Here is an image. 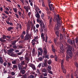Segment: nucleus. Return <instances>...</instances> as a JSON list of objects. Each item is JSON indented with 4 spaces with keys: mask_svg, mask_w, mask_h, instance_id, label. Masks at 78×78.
Masks as SVG:
<instances>
[{
    "mask_svg": "<svg viewBox=\"0 0 78 78\" xmlns=\"http://www.w3.org/2000/svg\"><path fill=\"white\" fill-rule=\"evenodd\" d=\"M72 47L70 46H68V48L67 51V55H66V60L67 61H69V59H72V56H73V53L72 52Z\"/></svg>",
    "mask_w": 78,
    "mask_h": 78,
    "instance_id": "1",
    "label": "nucleus"
},
{
    "mask_svg": "<svg viewBox=\"0 0 78 78\" xmlns=\"http://www.w3.org/2000/svg\"><path fill=\"white\" fill-rule=\"evenodd\" d=\"M39 24L41 27V28L39 29V31L41 33H42L44 31V30H45V25L44 23L43 22L40 20L39 21Z\"/></svg>",
    "mask_w": 78,
    "mask_h": 78,
    "instance_id": "2",
    "label": "nucleus"
},
{
    "mask_svg": "<svg viewBox=\"0 0 78 78\" xmlns=\"http://www.w3.org/2000/svg\"><path fill=\"white\" fill-rule=\"evenodd\" d=\"M26 35L24 37L23 39L24 41H27L29 40L30 39L31 37V34H29V30H26Z\"/></svg>",
    "mask_w": 78,
    "mask_h": 78,
    "instance_id": "3",
    "label": "nucleus"
},
{
    "mask_svg": "<svg viewBox=\"0 0 78 78\" xmlns=\"http://www.w3.org/2000/svg\"><path fill=\"white\" fill-rule=\"evenodd\" d=\"M26 53L24 58L27 61V64H28L29 61H30V56L31 55V53L30 52V54H29V51H26Z\"/></svg>",
    "mask_w": 78,
    "mask_h": 78,
    "instance_id": "4",
    "label": "nucleus"
},
{
    "mask_svg": "<svg viewBox=\"0 0 78 78\" xmlns=\"http://www.w3.org/2000/svg\"><path fill=\"white\" fill-rule=\"evenodd\" d=\"M16 42H17V40H14V41H12L11 42V44H9V47L10 48H13L14 49H17V47L16 46Z\"/></svg>",
    "mask_w": 78,
    "mask_h": 78,
    "instance_id": "5",
    "label": "nucleus"
},
{
    "mask_svg": "<svg viewBox=\"0 0 78 78\" xmlns=\"http://www.w3.org/2000/svg\"><path fill=\"white\" fill-rule=\"evenodd\" d=\"M47 1L50 11H52L53 12H54L55 8H53V4H50V3H51V0H47Z\"/></svg>",
    "mask_w": 78,
    "mask_h": 78,
    "instance_id": "6",
    "label": "nucleus"
},
{
    "mask_svg": "<svg viewBox=\"0 0 78 78\" xmlns=\"http://www.w3.org/2000/svg\"><path fill=\"white\" fill-rule=\"evenodd\" d=\"M58 20H57V24H56L55 26V28H54V30H59V27H60V25L62 22H58Z\"/></svg>",
    "mask_w": 78,
    "mask_h": 78,
    "instance_id": "7",
    "label": "nucleus"
},
{
    "mask_svg": "<svg viewBox=\"0 0 78 78\" xmlns=\"http://www.w3.org/2000/svg\"><path fill=\"white\" fill-rule=\"evenodd\" d=\"M6 38V36L4 34L2 35V38L1 37L0 38V41L1 42H3V43H5V42H6V41L5 39Z\"/></svg>",
    "mask_w": 78,
    "mask_h": 78,
    "instance_id": "8",
    "label": "nucleus"
},
{
    "mask_svg": "<svg viewBox=\"0 0 78 78\" xmlns=\"http://www.w3.org/2000/svg\"><path fill=\"white\" fill-rule=\"evenodd\" d=\"M14 51V49L13 48L10 49H9L8 50H7V53H8V55H10L11 54L12 52H13V51Z\"/></svg>",
    "mask_w": 78,
    "mask_h": 78,
    "instance_id": "9",
    "label": "nucleus"
},
{
    "mask_svg": "<svg viewBox=\"0 0 78 78\" xmlns=\"http://www.w3.org/2000/svg\"><path fill=\"white\" fill-rule=\"evenodd\" d=\"M25 71L24 69H22L21 71H20V74L19 75L20 76H22V75L25 73Z\"/></svg>",
    "mask_w": 78,
    "mask_h": 78,
    "instance_id": "10",
    "label": "nucleus"
},
{
    "mask_svg": "<svg viewBox=\"0 0 78 78\" xmlns=\"http://www.w3.org/2000/svg\"><path fill=\"white\" fill-rule=\"evenodd\" d=\"M32 53L33 56H35L36 55V50H35V48L33 49Z\"/></svg>",
    "mask_w": 78,
    "mask_h": 78,
    "instance_id": "11",
    "label": "nucleus"
},
{
    "mask_svg": "<svg viewBox=\"0 0 78 78\" xmlns=\"http://www.w3.org/2000/svg\"><path fill=\"white\" fill-rule=\"evenodd\" d=\"M57 16L58 18H56L57 22L58 20V22H61V17H59V16L58 14Z\"/></svg>",
    "mask_w": 78,
    "mask_h": 78,
    "instance_id": "12",
    "label": "nucleus"
},
{
    "mask_svg": "<svg viewBox=\"0 0 78 78\" xmlns=\"http://www.w3.org/2000/svg\"><path fill=\"white\" fill-rule=\"evenodd\" d=\"M6 29L7 31H11V30H13V29H14V27L10 26L8 28H7Z\"/></svg>",
    "mask_w": 78,
    "mask_h": 78,
    "instance_id": "13",
    "label": "nucleus"
},
{
    "mask_svg": "<svg viewBox=\"0 0 78 78\" xmlns=\"http://www.w3.org/2000/svg\"><path fill=\"white\" fill-rule=\"evenodd\" d=\"M35 16L37 18V19H39V18H40V15L38 12H37V13L35 15Z\"/></svg>",
    "mask_w": 78,
    "mask_h": 78,
    "instance_id": "14",
    "label": "nucleus"
},
{
    "mask_svg": "<svg viewBox=\"0 0 78 78\" xmlns=\"http://www.w3.org/2000/svg\"><path fill=\"white\" fill-rule=\"evenodd\" d=\"M31 28H32V30H33L34 33H36V27H35V26H34L33 25H32V26H31Z\"/></svg>",
    "mask_w": 78,
    "mask_h": 78,
    "instance_id": "15",
    "label": "nucleus"
},
{
    "mask_svg": "<svg viewBox=\"0 0 78 78\" xmlns=\"http://www.w3.org/2000/svg\"><path fill=\"white\" fill-rule=\"evenodd\" d=\"M4 62L3 61V58L1 57H0V63L1 64H3V63Z\"/></svg>",
    "mask_w": 78,
    "mask_h": 78,
    "instance_id": "16",
    "label": "nucleus"
},
{
    "mask_svg": "<svg viewBox=\"0 0 78 78\" xmlns=\"http://www.w3.org/2000/svg\"><path fill=\"white\" fill-rule=\"evenodd\" d=\"M67 42L68 43L71 44V45H73V43L72 42V40H70V39H68Z\"/></svg>",
    "mask_w": 78,
    "mask_h": 78,
    "instance_id": "17",
    "label": "nucleus"
},
{
    "mask_svg": "<svg viewBox=\"0 0 78 78\" xmlns=\"http://www.w3.org/2000/svg\"><path fill=\"white\" fill-rule=\"evenodd\" d=\"M41 70L42 72H44V73H47V70L45 68H42Z\"/></svg>",
    "mask_w": 78,
    "mask_h": 78,
    "instance_id": "18",
    "label": "nucleus"
},
{
    "mask_svg": "<svg viewBox=\"0 0 78 78\" xmlns=\"http://www.w3.org/2000/svg\"><path fill=\"white\" fill-rule=\"evenodd\" d=\"M41 67H46V66H47V64L46 63H41Z\"/></svg>",
    "mask_w": 78,
    "mask_h": 78,
    "instance_id": "19",
    "label": "nucleus"
},
{
    "mask_svg": "<svg viewBox=\"0 0 78 78\" xmlns=\"http://www.w3.org/2000/svg\"><path fill=\"white\" fill-rule=\"evenodd\" d=\"M18 66L19 69L20 70L22 69V65H21V64H19L18 65Z\"/></svg>",
    "mask_w": 78,
    "mask_h": 78,
    "instance_id": "20",
    "label": "nucleus"
},
{
    "mask_svg": "<svg viewBox=\"0 0 78 78\" xmlns=\"http://www.w3.org/2000/svg\"><path fill=\"white\" fill-rule=\"evenodd\" d=\"M47 54V50L46 49H45L44 50V52L43 53V55H46Z\"/></svg>",
    "mask_w": 78,
    "mask_h": 78,
    "instance_id": "21",
    "label": "nucleus"
},
{
    "mask_svg": "<svg viewBox=\"0 0 78 78\" xmlns=\"http://www.w3.org/2000/svg\"><path fill=\"white\" fill-rule=\"evenodd\" d=\"M42 59H43L41 57H39L38 59V60H37V62H39V61H42Z\"/></svg>",
    "mask_w": 78,
    "mask_h": 78,
    "instance_id": "22",
    "label": "nucleus"
},
{
    "mask_svg": "<svg viewBox=\"0 0 78 78\" xmlns=\"http://www.w3.org/2000/svg\"><path fill=\"white\" fill-rule=\"evenodd\" d=\"M11 66H12L11 65V63L9 62H8L7 63V66L8 67H10V68H11Z\"/></svg>",
    "mask_w": 78,
    "mask_h": 78,
    "instance_id": "23",
    "label": "nucleus"
},
{
    "mask_svg": "<svg viewBox=\"0 0 78 78\" xmlns=\"http://www.w3.org/2000/svg\"><path fill=\"white\" fill-rule=\"evenodd\" d=\"M52 18H51L49 20V25H52V23H51L52 22Z\"/></svg>",
    "mask_w": 78,
    "mask_h": 78,
    "instance_id": "24",
    "label": "nucleus"
},
{
    "mask_svg": "<svg viewBox=\"0 0 78 78\" xmlns=\"http://www.w3.org/2000/svg\"><path fill=\"white\" fill-rule=\"evenodd\" d=\"M14 69H17V66L16 65H14L13 66V67H12V70H14Z\"/></svg>",
    "mask_w": 78,
    "mask_h": 78,
    "instance_id": "25",
    "label": "nucleus"
},
{
    "mask_svg": "<svg viewBox=\"0 0 78 78\" xmlns=\"http://www.w3.org/2000/svg\"><path fill=\"white\" fill-rule=\"evenodd\" d=\"M52 62L51 61V59H50L48 60V64H49V65H50L51 64H52Z\"/></svg>",
    "mask_w": 78,
    "mask_h": 78,
    "instance_id": "26",
    "label": "nucleus"
},
{
    "mask_svg": "<svg viewBox=\"0 0 78 78\" xmlns=\"http://www.w3.org/2000/svg\"><path fill=\"white\" fill-rule=\"evenodd\" d=\"M30 67H32L34 70H36V67H35V66H33V65H30Z\"/></svg>",
    "mask_w": 78,
    "mask_h": 78,
    "instance_id": "27",
    "label": "nucleus"
},
{
    "mask_svg": "<svg viewBox=\"0 0 78 78\" xmlns=\"http://www.w3.org/2000/svg\"><path fill=\"white\" fill-rule=\"evenodd\" d=\"M26 62V61L25 60H24V61L21 62V65H25Z\"/></svg>",
    "mask_w": 78,
    "mask_h": 78,
    "instance_id": "28",
    "label": "nucleus"
},
{
    "mask_svg": "<svg viewBox=\"0 0 78 78\" xmlns=\"http://www.w3.org/2000/svg\"><path fill=\"white\" fill-rule=\"evenodd\" d=\"M11 56H12L13 57H14V56H16V54L13 53V52L11 53L10 55Z\"/></svg>",
    "mask_w": 78,
    "mask_h": 78,
    "instance_id": "29",
    "label": "nucleus"
},
{
    "mask_svg": "<svg viewBox=\"0 0 78 78\" xmlns=\"http://www.w3.org/2000/svg\"><path fill=\"white\" fill-rule=\"evenodd\" d=\"M60 48L61 50H63L64 49V47H63V44H61V46L60 47Z\"/></svg>",
    "mask_w": 78,
    "mask_h": 78,
    "instance_id": "30",
    "label": "nucleus"
},
{
    "mask_svg": "<svg viewBox=\"0 0 78 78\" xmlns=\"http://www.w3.org/2000/svg\"><path fill=\"white\" fill-rule=\"evenodd\" d=\"M59 32L58 31H57L55 32V34L57 36V37H59Z\"/></svg>",
    "mask_w": 78,
    "mask_h": 78,
    "instance_id": "31",
    "label": "nucleus"
},
{
    "mask_svg": "<svg viewBox=\"0 0 78 78\" xmlns=\"http://www.w3.org/2000/svg\"><path fill=\"white\" fill-rule=\"evenodd\" d=\"M55 59L56 61H58V57L56 55H55Z\"/></svg>",
    "mask_w": 78,
    "mask_h": 78,
    "instance_id": "32",
    "label": "nucleus"
},
{
    "mask_svg": "<svg viewBox=\"0 0 78 78\" xmlns=\"http://www.w3.org/2000/svg\"><path fill=\"white\" fill-rule=\"evenodd\" d=\"M54 43L55 44H57V38H54Z\"/></svg>",
    "mask_w": 78,
    "mask_h": 78,
    "instance_id": "33",
    "label": "nucleus"
},
{
    "mask_svg": "<svg viewBox=\"0 0 78 78\" xmlns=\"http://www.w3.org/2000/svg\"><path fill=\"white\" fill-rule=\"evenodd\" d=\"M47 68L48 70H51V66L50 65L48 66Z\"/></svg>",
    "mask_w": 78,
    "mask_h": 78,
    "instance_id": "34",
    "label": "nucleus"
},
{
    "mask_svg": "<svg viewBox=\"0 0 78 78\" xmlns=\"http://www.w3.org/2000/svg\"><path fill=\"white\" fill-rule=\"evenodd\" d=\"M60 39H63V36H62V34H60Z\"/></svg>",
    "mask_w": 78,
    "mask_h": 78,
    "instance_id": "35",
    "label": "nucleus"
},
{
    "mask_svg": "<svg viewBox=\"0 0 78 78\" xmlns=\"http://www.w3.org/2000/svg\"><path fill=\"white\" fill-rule=\"evenodd\" d=\"M13 9L14 11L15 12V13H16V12H17V9L16 8H13Z\"/></svg>",
    "mask_w": 78,
    "mask_h": 78,
    "instance_id": "36",
    "label": "nucleus"
},
{
    "mask_svg": "<svg viewBox=\"0 0 78 78\" xmlns=\"http://www.w3.org/2000/svg\"><path fill=\"white\" fill-rule=\"evenodd\" d=\"M41 38H43V37H44V34L43 33H42L41 34Z\"/></svg>",
    "mask_w": 78,
    "mask_h": 78,
    "instance_id": "37",
    "label": "nucleus"
},
{
    "mask_svg": "<svg viewBox=\"0 0 78 78\" xmlns=\"http://www.w3.org/2000/svg\"><path fill=\"white\" fill-rule=\"evenodd\" d=\"M44 13H42L41 16V17L42 19H44Z\"/></svg>",
    "mask_w": 78,
    "mask_h": 78,
    "instance_id": "38",
    "label": "nucleus"
},
{
    "mask_svg": "<svg viewBox=\"0 0 78 78\" xmlns=\"http://www.w3.org/2000/svg\"><path fill=\"white\" fill-rule=\"evenodd\" d=\"M75 65L76 67L78 68V63H77V62H75Z\"/></svg>",
    "mask_w": 78,
    "mask_h": 78,
    "instance_id": "39",
    "label": "nucleus"
},
{
    "mask_svg": "<svg viewBox=\"0 0 78 78\" xmlns=\"http://www.w3.org/2000/svg\"><path fill=\"white\" fill-rule=\"evenodd\" d=\"M20 37L21 38V39H24V35L23 34H21V35Z\"/></svg>",
    "mask_w": 78,
    "mask_h": 78,
    "instance_id": "40",
    "label": "nucleus"
},
{
    "mask_svg": "<svg viewBox=\"0 0 78 78\" xmlns=\"http://www.w3.org/2000/svg\"><path fill=\"white\" fill-rule=\"evenodd\" d=\"M64 60H62L61 62V65H64Z\"/></svg>",
    "mask_w": 78,
    "mask_h": 78,
    "instance_id": "41",
    "label": "nucleus"
},
{
    "mask_svg": "<svg viewBox=\"0 0 78 78\" xmlns=\"http://www.w3.org/2000/svg\"><path fill=\"white\" fill-rule=\"evenodd\" d=\"M27 65H26L25 66V67H23V68H22V69L23 70V69H24V70H26V69H27Z\"/></svg>",
    "mask_w": 78,
    "mask_h": 78,
    "instance_id": "42",
    "label": "nucleus"
},
{
    "mask_svg": "<svg viewBox=\"0 0 78 78\" xmlns=\"http://www.w3.org/2000/svg\"><path fill=\"white\" fill-rule=\"evenodd\" d=\"M62 70V71L63 73H66V70L65 69H63Z\"/></svg>",
    "mask_w": 78,
    "mask_h": 78,
    "instance_id": "43",
    "label": "nucleus"
},
{
    "mask_svg": "<svg viewBox=\"0 0 78 78\" xmlns=\"http://www.w3.org/2000/svg\"><path fill=\"white\" fill-rule=\"evenodd\" d=\"M45 38V42L46 43H47V40H48V37H47V36H46Z\"/></svg>",
    "mask_w": 78,
    "mask_h": 78,
    "instance_id": "44",
    "label": "nucleus"
},
{
    "mask_svg": "<svg viewBox=\"0 0 78 78\" xmlns=\"http://www.w3.org/2000/svg\"><path fill=\"white\" fill-rule=\"evenodd\" d=\"M61 69L63 70V69H65L64 68V65H61Z\"/></svg>",
    "mask_w": 78,
    "mask_h": 78,
    "instance_id": "45",
    "label": "nucleus"
},
{
    "mask_svg": "<svg viewBox=\"0 0 78 78\" xmlns=\"http://www.w3.org/2000/svg\"><path fill=\"white\" fill-rule=\"evenodd\" d=\"M4 12L6 14H7V15H8L9 14V12H8V11H4Z\"/></svg>",
    "mask_w": 78,
    "mask_h": 78,
    "instance_id": "46",
    "label": "nucleus"
},
{
    "mask_svg": "<svg viewBox=\"0 0 78 78\" xmlns=\"http://www.w3.org/2000/svg\"><path fill=\"white\" fill-rule=\"evenodd\" d=\"M11 36H6V38H8V39H11Z\"/></svg>",
    "mask_w": 78,
    "mask_h": 78,
    "instance_id": "47",
    "label": "nucleus"
},
{
    "mask_svg": "<svg viewBox=\"0 0 78 78\" xmlns=\"http://www.w3.org/2000/svg\"><path fill=\"white\" fill-rule=\"evenodd\" d=\"M12 64H16V60H14L12 62Z\"/></svg>",
    "mask_w": 78,
    "mask_h": 78,
    "instance_id": "48",
    "label": "nucleus"
},
{
    "mask_svg": "<svg viewBox=\"0 0 78 78\" xmlns=\"http://www.w3.org/2000/svg\"><path fill=\"white\" fill-rule=\"evenodd\" d=\"M30 78H34V76L33 75H30Z\"/></svg>",
    "mask_w": 78,
    "mask_h": 78,
    "instance_id": "49",
    "label": "nucleus"
},
{
    "mask_svg": "<svg viewBox=\"0 0 78 78\" xmlns=\"http://www.w3.org/2000/svg\"><path fill=\"white\" fill-rule=\"evenodd\" d=\"M41 65H42V63H40L37 66L38 67H40L41 66Z\"/></svg>",
    "mask_w": 78,
    "mask_h": 78,
    "instance_id": "50",
    "label": "nucleus"
},
{
    "mask_svg": "<svg viewBox=\"0 0 78 78\" xmlns=\"http://www.w3.org/2000/svg\"><path fill=\"white\" fill-rule=\"evenodd\" d=\"M22 34L23 35H25V34H26V32L25 31H23L22 32Z\"/></svg>",
    "mask_w": 78,
    "mask_h": 78,
    "instance_id": "51",
    "label": "nucleus"
},
{
    "mask_svg": "<svg viewBox=\"0 0 78 78\" xmlns=\"http://www.w3.org/2000/svg\"><path fill=\"white\" fill-rule=\"evenodd\" d=\"M37 73H40V71H39V69H37V71H36Z\"/></svg>",
    "mask_w": 78,
    "mask_h": 78,
    "instance_id": "52",
    "label": "nucleus"
},
{
    "mask_svg": "<svg viewBox=\"0 0 78 78\" xmlns=\"http://www.w3.org/2000/svg\"><path fill=\"white\" fill-rule=\"evenodd\" d=\"M39 25L38 24H36V28H38L39 27Z\"/></svg>",
    "mask_w": 78,
    "mask_h": 78,
    "instance_id": "53",
    "label": "nucleus"
},
{
    "mask_svg": "<svg viewBox=\"0 0 78 78\" xmlns=\"http://www.w3.org/2000/svg\"><path fill=\"white\" fill-rule=\"evenodd\" d=\"M43 75H44V76H47V73H46L43 74Z\"/></svg>",
    "mask_w": 78,
    "mask_h": 78,
    "instance_id": "54",
    "label": "nucleus"
},
{
    "mask_svg": "<svg viewBox=\"0 0 78 78\" xmlns=\"http://www.w3.org/2000/svg\"><path fill=\"white\" fill-rule=\"evenodd\" d=\"M8 25H9V20L5 21Z\"/></svg>",
    "mask_w": 78,
    "mask_h": 78,
    "instance_id": "55",
    "label": "nucleus"
},
{
    "mask_svg": "<svg viewBox=\"0 0 78 78\" xmlns=\"http://www.w3.org/2000/svg\"><path fill=\"white\" fill-rule=\"evenodd\" d=\"M3 65L4 66H7V63L6 62H4L3 63Z\"/></svg>",
    "mask_w": 78,
    "mask_h": 78,
    "instance_id": "56",
    "label": "nucleus"
},
{
    "mask_svg": "<svg viewBox=\"0 0 78 78\" xmlns=\"http://www.w3.org/2000/svg\"><path fill=\"white\" fill-rule=\"evenodd\" d=\"M48 72L49 73H50L51 75H53V72H52L51 71H49Z\"/></svg>",
    "mask_w": 78,
    "mask_h": 78,
    "instance_id": "57",
    "label": "nucleus"
},
{
    "mask_svg": "<svg viewBox=\"0 0 78 78\" xmlns=\"http://www.w3.org/2000/svg\"><path fill=\"white\" fill-rule=\"evenodd\" d=\"M47 14H48V15H50V14L51 13V12H49V11H47Z\"/></svg>",
    "mask_w": 78,
    "mask_h": 78,
    "instance_id": "58",
    "label": "nucleus"
},
{
    "mask_svg": "<svg viewBox=\"0 0 78 78\" xmlns=\"http://www.w3.org/2000/svg\"><path fill=\"white\" fill-rule=\"evenodd\" d=\"M19 27L20 30H22V25H21V24H19Z\"/></svg>",
    "mask_w": 78,
    "mask_h": 78,
    "instance_id": "59",
    "label": "nucleus"
},
{
    "mask_svg": "<svg viewBox=\"0 0 78 78\" xmlns=\"http://www.w3.org/2000/svg\"><path fill=\"white\" fill-rule=\"evenodd\" d=\"M36 42V40L34 39L32 40V42H31V43H33V42Z\"/></svg>",
    "mask_w": 78,
    "mask_h": 78,
    "instance_id": "60",
    "label": "nucleus"
},
{
    "mask_svg": "<svg viewBox=\"0 0 78 78\" xmlns=\"http://www.w3.org/2000/svg\"><path fill=\"white\" fill-rule=\"evenodd\" d=\"M40 20V18L37 19V22L38 23L39 22Z\"/></svg>",
    "mask_w": 78,
    "mask_h": 78,
    "instance_id": "61",
    "label": "nucleus"
},
{
    "mask_svg": "<svg viewBox=\"0 0 78 78\" xmlns=\"http://www.w3.org/2000/svg\"><path fill=\"white\" fill-rule=\"evenodd\" d=\"M45 10L46 11H49V9H48V7H46V8H45Z\"/></svg>",
    "mask_w": 78,
    "mask_h": 78,
    "instance_id": "62",
    "label": "nucleus"
},
{
    "mask_svg": "<svg viewBox=\"0 0 78 78\" xmlns=\"http://www.w3.org/2000/svg\"><path fill=\"white\" fill-rule=\"evenodd\" d=\"M20 61H22L23 60V57H20Z\"/></svg>",
    "mask_w": 78,
    "mask_h": 78,
    "instance_id": "63",
    "label": "nucleus"
},
{
    "mask_svg": "<svg viewBox=\"0 0 78 78\" xmlns=\"http://www.w3.org/2000/svg\"><path fill=\"white\" fill-rule=\"evenodd\" d=\"M71 78H73V74L72 73L71 75Z\"/></svg>",
    "mask_w": 78,
    "mask_h": 78,
    "instance_id": "64",
    "label": "nucleus"
}]
</instances>
